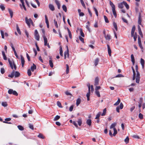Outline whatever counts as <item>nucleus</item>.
I'll use <instances>...</instances> for the list:
<instances>
[{
  "mask_svg": "<svg viewBox=\"0 0 145 145\" xmlns=\"http://www.w3.org/2000/svg\"><path fill=\"white\" fill-rule=\"evenodd\" d=\"M110 5L112 7V10L113 14L115 18L117 17V14L115 10V7L113 3L111 1H109Z\"/></svg>",
  "mask_w": 145,
  "mask_h": 145,
  "instance_id": "f257e3e1",
  "label": "nucleus"
},
{
  "mask_svg": "<svg viewBox=\"0 0 145 145\" xmlns=\"http://www.w3.org/2000/svg\"><path fill=\"white\" fill-rule=\"evenodd\" d=\"M8 61L11 68L13 69L14 68V70H16V66L14 64L13 61H10V59H8Z\"/></svg>",
  "mask_w": 145,
  "mask_h": 145,
  "instance_id": "f03ea898",
  "label": "nucleus"
},
{
  "mask_svg": "<svg viewBox=\"0 0 145 145\" xmlns=\"http://www.w3.org/2000/svg\"><path fill=\"white\" fill-rule=\"evenodd\" d=\"M8 93L9 94H13V95L16 96L18 95L17 92L15 90H13L12 89H9L8 91Z\"/></svg>",
  "mask_w": 145,
  "mask_h": 145,
  "instance_id": "7ed1b4c3",
  "label": "nucleus"
},
{
  "mask_svg": "<svg viewBox=\"0 0 145 145\" xmlns=\"http://www.w3.org/2000/svg\"><path fill=\"white\" fill-rule=\"evenodd\" d=\"M25 20L26 23L29 26H30V25L31 23H33L32 20L30 18L29 19V20H28L27 18L26 17L25 18Z\"/></svg>",
  "mask_w": 145,
  "mask_h": 145,
  "instance_id": "20e7f679",
  "label": "nucleus"
},
{
  "mask_svg": "<svg viewBox=\"0 0 145 145\" xmlns=\"http://www.w3.org/2000/svg\"><path fill=\"white\" fill-rule=\"evenodd\" d=\"M142 19L141 17V14L140 13H139V15L138 18V23L139 24L142 25L141 24Z\"/></svg>",
  "mask_w": 145,
  "mask_h": 145,
  "instance_id": "39448f33",
  "label": "nucleus"
},
{
  "mask_svg": "<svg viewBox=\"0 0 145 145\" xmlns=\"http://www.w3.org/2000/svg\"><path fill=\"white\" fill-rule=\"evenodd\" d=\"M125 1H123L118 4V6L119 8H122L123 7V5H124Z\"/></svg>",
  "mask_w": 145,
  "mask_h": 145,
  "instance_id": "423d86ee",
  "label": "nucleus"
},
{
  "mask_svg": "<svg viewBox=\"0 0 145 145\" xmlns=\"http://www.w3.org/2000/svg\"><path fill=\"white\" fill-rule=\"evenodd\" d=\"M67 51H66L64 53V58L65 59L66 58L67 56V57H69V50L67 46Z\"/></svg>",
  "mask_w": 145,
  "mask_h": 145,
  "instance_id": "0eeeda50",
  "label": "nucleus"
},
{
  "mask_svg": "<svg viewBox=\"0 0 145 145\" xmlns=\"http://www.w3.org/2000/svg\"><path fill=\"white\" fill-rule=\"evenodd\" d=\"M138 29L139 34L140 35L142 38L143 37V35L141 30L140 27L139 25L138 26Z\"/></svg>",
  "mask_w": 145,
  "mask_h": 145,
  "instance_id": "6e6552de",
  "label": "nucleus"
},
{
  "mask_svg": "<svg viewBox=\"0 0 145 145\" xmlns=\"http://www.w3.org/2000/svg\"><path fill=\"white\" fill-rule=\"evenodd\" d=\"M21 58L22 66L23 67L24 66L25 63L24 59L22 55H21Z\"/></svg>",
  "mask_w": 145,
  "mask_h": 145,
  "instance_id": "1a4fd4ad",
  "label": "nucleus"
},
{
  "mask_svg": "<svg viewBox=\"0 0 145 145\" xmlns=\"http://www.w3.org/2000/svg\"><path fill=\"white\" fill-rule=\"evenodd\" d=\"M42 37L44 39V45L45 46H46L47 44V38L44 35H43Z\"/></svg>",
  "mask_w": 145,
  "mask_h": 145,
  "instance_id": "9d476101",
  "label": "nucleus"
},
{
  "mask_svg": "<svg viewBox=\"0 0 145 145\" xmlns=\"http://www.w3.org/2000/svg\"><path fill=\"white\" fill-rule=\"evenodd\" d=\"M107 48H108V53L109 55L110 56H111V50L110 49V46H109V45L108 44H107Z\"/></svg>",
  "mask_w": 145,
  "mask_h": 145,
  "instance_id": "9b49d317",
  "label": "nucleus"
},
{
  "mask_svg": "<svg viewBox=\"0 0 145 145\" xmlns=\"http://www.w3.org/2000/svg\"><path fill=\"white\" fill-rule=\"evenodd\" d=\"M36 69V65L34 64L33 63V66H31V70L33 72Z\"/></svg>",
  "mask_w": 145,
  "mask_h": 145,
  "instance_id": "f8f14e48",
  "label": "nucleus"
},
{
  "mask_svg": "<svg viewBox=\"0 0 145 145\" xmlns=\"http://www.w3.org/2000/svg\"><path fill=\"white\" fill-rule=\"evenodd\" d=\"M135 26H133L132 29L131 31V37H133V34L134 33L135 31Z\"/></svg>",
  "mask_w": 145,
  "mask_h": 145,
  "instance_id": "ddd939ff",
  "label": "nucleus"
},
{
  "mask_svg": "<svg viewBox=\"0 0 145 145\" xmlns=\"http://www.w3.org/2000/svg\"><path fill=\"white\" fill-rule=\"evenodd\" d=\"M50 60L49 61V65H50V67L51 68H53V67L54 65L53 64V62H52V58L51 57H50Z\"/></svg>",
  "mask_w": 145,
  "mask_h": 145,
  "instance_id": "4468645a",
  "label": "nucleus"
},
{
  "mask_svg": "<svg viewBox=\"0 0 145 145\" xmlns=\"http://www.w3.org/2000/svg\"><path fill=\"white\" fill-rule=\"evenodd\" d=\"M49 7L50 9L52 11H53L55 10V8L54 6L51 4H49Z\"/></svg>",
  "mask_w": 145,
  "mask_h": 145,
  "instance_id": "2eb2a0df",
  "label": "nucleus"
},
{
  "mask_svg": "<svg viewBox=\"0 0 145 145\" xmlns=\"http://www.w3.org/2000/svg\"><path fill=\"white\" fill-rule=\"evenodd\" d=\"M8 10L10 14V18H12V17L13 16V12L12 10L10 8H8Z\"/></svg>",
  "mask_w": 145,
  "mask_h": 145,
  "instance_id": "dca6fc26",
  "label": "nucleus"
},
{
  "mask_svg": "<svg viewBox=\"0 0 145 145\" xmlns=\"http://www.w3.org/2000/svg\"><path fill=\"white\" fill-rule=\"evenodd\" d=\"M45 22L46 24L47 27L48 28L49 27V24L48 19L46 15H45Z\"/></svg>",
  "mask_w": 145,
  "mask_h": 145,
  "instance_id": "f3484780",
  "label": "nucleus"
},
{
  "mask_svg": "<svg viewBox=\"0 0 145 145\" xmlns=\"http://www.w3.org/2000/svg\"><path fill=\"white\" fill-rule=\"evenodd\" d=\"M21 2L22 3V5L23 7L24 10L25 11H26L27 10L26 8L25 5H24V0H20Z\"/></svg>",
  "mask_w": 145,
  "mask_h": 145,
  "instance_id": "a211bd4d",
  "label": "nucleus"
},
{
  "mask_svg": "<svg viewBox=\"0 0 145 145\" xmlns=\"http://www.w3.org/2000/svg\"><path fill=\"white\" fill-rule=\"evenodd\" d=\"M20 75V74L18 72L14 71V76L15 78L18 77Z\"/></svg>",
  "mask_w": 145,
  "mask_h": 145,
  "instance_id": "6ab92c4d",
  "label": "nucleus"
},
{
  "mask_svg": "<svg viewBox=\"0 0 145 145\" xmlns=\"http://www.w3.org/2000/svg\"><path fill=\"white\" fill-rule=\"evenodd\" d=\"M99 78L98 77H97L95 78V85H97L99 84Z\"/></svg>",
  "mask_w": 145,
  "mask_h": 145,
  "instance_id": "aec40b11",
  "label": "nucleus"
},
{
  "mask_svg": "<svg viewBox=\"0 0 145 145\" xmlns=\"http://www.w3.org/2000/svg\"><path fill=\"white\" fill-rule=\"evenodd\" d=\"M116 124L117 123L116 122H115L112 123L110 127V129H111L113 128L114 129V128H115V127L116 125Z\"/></svg>",
  "mask_w": 145,
  "mask_h": 145,
  "instance_id": "412c9836",
  "label": "nucleus"
},
{
  "mask_svg": "<svg viewBox=\"0 0 145 145\" xmlns=\"http://www.w3.org/2000/svg\"><path fill=\"white\" fill-rule=\"evenodd\" d=\"M14 70H13L10 74L8 75V77L11 78H13L14 76Z\"/></svg>",
  "mask_w": 145,
  "mask_h": 145,
  "instance_id": "4be33fe9",
  "label": "nucleus"
},
{
  "mask_svg": "<svg viewBox=\"0 0 145 145\" xmlns=\"http://www.w3.org/2000/svg\"><path fill=\"white\" fill-rule=\"evenodd\" d=\"M81 100L80 98H78L76 100V105L77 106H78L80 103Z\"/></svg>",
  "mask_w": 145,
  "mask_h": 145,
  "instance_id": "5701e85b",
  "label": "nucleus"
},
{
  "mask_svg": "<svg viewBox=\"0 0 145 145\" xmlns=\"http://www.w3.org/2000/svg\"><path fill=\"white\" fill-rule=\"evenodd\" d=\"M55 2L57 6L58 9H60V5L59 1L57 0H55Z\"/></svg>",
  "mask_w": 145,
  "mask_h": 145,
  "instance_id": "b1692460",
  "label": "nucleus"
},
{
  "mask_svg": "<svg viewBox=\"0 0 145 145\" xmlns=\"http://www.w3.org/2000/svg\"><path fill=\"white\" fill-rule=\"evenodd\" d=\"M86 123L89 125V126H90L91 125V120L90 119H88L87 120L86 122Z\"/></svg>",
  "mask_w": 145,
  "mask_h": 145,
  "instance_id": "393cba45",
  "label": "nucleus"
},
{
  "mask_svg": "<svg viewBox=\"0 0 145 145\" xmlns=\"http://www.w3.org/2000/svg\"><path fill=\"white\" fill-rule=\"evenodd\" d=\"M99 61V59L98 58L95 59L94 61V64L95 66H96L98 64Z\"/></svg>",
  "mask_w": 145,
  "mask_h": 145,
  "instance_id": "a878e982",
  "label": "nucleus"
},
{
  "mask_svg": "<svg viewBox=\"0 0 145 145\" xmlns=\"http://www.w3.org/2000/svg\"><path fill=\"white\" fill-rule=\"evenodd\" d=\"M140 63L143 68H144V61L142 58L140 59Z\"/></svg>",
  "mask_w": 145,
  "mask_h": 145,
  "instance_id": "bb28decb",
  "label": "nucleus"
},
{
  "mask_svg": "<svg viewBox=\"0 0 145 145\" xmlns=\"http://www.w3.org/2000/svg\"><path fill=\"white\" fill-rule=\"evenodd\" d=\"M105 37L106 40H110V36L109 35H105Z\"/></svg>",
  "mask_w": 145,
  "mask_h": 145,
  "instance_id": "cd10ccee",
  "label": "nucleus"
},
{
  "mask_svg": "<svg viewBox=\"0 0 145 145\" xmlns=\"http://www.w3.org/2000/svg\"><path fill=\"white\" fill-rule=\"evenodd\" d=\"M67 30L68 31L69 37V38L70 39H71L72 37V34H71V32L70 30H69V29L68 28H67Z\"/></svg>",
  "mask_w": 145,
  "mask_h": 145,
  "instance_id": "c85d7f7f",
  "label": "nucleus"
},
{
  "mask_svg": "<svg viewBox=\"0 0 145 145\" xmlns=\"http://www.w3.org/2000/svg\"><path fill=\"white\" fill-rule=\"evenodd\" d=\"M131 61H132V63H133V64H134L135 63V61L134 57L133 55V54H132L131 55Z\"/></svg>",
  "mask_w": 145,
  "mask_h": 145,
  "instance_id": "c756f323",
  "label": "nucleus"
},
{
  "mask_svg": "<svg viewBox=\"0 0 145 145\" xmlns=\"http://www.w3.org/2000/svg\"><path fill=\"white\" fill-rule=\"evenodd\" d=\"M35 35V39L37 40L38 41H39L40 39V37H39V34L36 35Z\"/></svg>",
  "mask_w": 145,
  "mask_h": 145,
  "instance_id": "7c9ffc66",
  "label": "nucleus"
},
{
  "mask_svg": "<svg viewBox=\"0 0 145 145\" xmlns=\"http://www.w3.org/2000/svg\"><path fill=\"white\" fill-rule=\"evenodd\" d=\"M62 8L63 10L65 12H66L67 11V8L66 6L64 5L62 6Z\"/></svg>",
  "mask_w": 145,
  "mask_h": 145,
  "instance_id": "2f4dec72",
  "label": "nucleus"
},
{
  "mask_svg": "<svg viewBox=\"0 0 145 145\" xmlns=\"http://www.w3.org/2000/svg\"><path fill=\"white\" fill-rule=\"evenodd\" d=\"M37 136L39 138L43 139L44 138H45L43 136V135L41 133H40Z\"/></svg>",
  "mask_w": 145,
  "mask_h": 145,
  "instance_id": "473e14b6",
  "label": "nucleus"
},
{
  "mask_svg": "<svg viewBox=\"0 0 145 145\" xmlns=\"http://www.w3.org/2000/svg\"><path fill=\"white\" fill-rule=\"evenodd\" d=\"M16 29H17V32H18V33H19V34L20 35H21V33L20 30L17 25H16Z\"/></svg>",
  "mask_w": 145,
  "mask_h": 145,
  "instance_id": "72a5a7b5",
  "label": "nucleus"
},
{
  "mask_svg": "<svg viewBox=\"0 0 145 145\" xmlns=\"http://www.w3.org/2000/svg\"><path fill=\"white\" fill-rule=\"evenodd\" d=\"M59 50H60V52H59L61 56H63V50H62V48L61 46H60V47Z\"/></svg>",
  "mask_w": 145,
  "mask_h": 145,
  "instance_id": "f704fd0d",
  "label": "nucleus"
},
{
  "mask_svg": "<svg viewBox=\"0 0 145 145\" xmlns=\"http://www.w3.org/2000/svg\"><path fill=\"white\" fill-rule=\"evenodd\" d=\"M132 37H133V38L134 40V41H135L137 39V34L136 33H135V35L133 34V36Z\"/></svg>",
  "mask_w": 145,
  "mask_h": 145,
  "instance_id": "c9c22d12",
  "label": "nucleus"
},
{
  "mask_svg": "<svg viewBox=\"0 0 145 145\" xmlns=\"http://www.w3.org/2000/svg\"><path fill=\"white\" fill-rule=\"evenodd\" d=\"M60 118V116L58 115H57L54 119V121H56L58 120Z\"/></svg>",
  "mask_w": 145,
  "mask_h": 145,
  "instance_id": "e433bc0d",
  "label": "nucleus"
},
{
  "mask_svg": "<svg viewBox=\"0 0 145 145\" xmlns=\"http://www.w3.org/2000/svg\"><path fill=\"white\" fill-rule=\"evenodd\" d=\"M113 25L114 27L115 30L116 31H117L118 30V28H117V26L116 24L114 22L113 23Z\"/></svg>",
  "mask_w": 145,
  "mask_h": 145,
  "instance_id": "4c0bfd02",
  "label": "nucleus"
},
{
  "mask_svg": "<svg viewBox=\"0 0 145 145\" xmlns=\"http://www.w3.org/2000/svg\"><path fill=\"white\" fill-rule=\"evenodd\" d=\"M78 123L79 126H80L81 125L82 123V121L81 119H78Z\"/></svg>",
  "mask_w": 145,
  "mask_h": 145,
  "instance_id": "58836bf2",
  "label": "nucleus"
},
{
  "mask_svg": "<svg viewBox=\"0 0 145 145\" xmlns=\"http://www.w3.org/2000/svg\"><path fill=\"white\" fill-rule=\"evenodd\" d=\"M120 102V100L118 98L117 101L114 104V105L117 106L118 105Z\"/></svg>",
  "mask_w": 145,
  "mask_h": 145,
  "instance_id": "ea45409f",
  "label": "nucleus"
},
{
  "mask_svg": "<svg viewBox=\"0 0 145 145\" xmlns=\"http://www.w3.org/2000/svg\"><path fill=\"white\" fill-rule=\"evenodd\" d=\"M114 132L113 134V136H115L117 133V131L116 128H114L113 129Z\"/></svg>",
  "mask_w": 145,
  "mask_h": 145,
  "instance_id": "a19ab883",
  "label": "nucleus"
},
{
  "mask_svg": "<svg viewBox=\"0 0 145 145\" xmlns=\"http://www.w3.org/2000/svg\"><path fill=\"white\" fill-rule=\"evenodd\" d=\"M18 127L19 130L21 131H22L24 129V127L21 125H19L18 126Z\"/></svg>",
  "mask_w": 145,
  "mask_h": 145,
  "instance_id": "79ce46f5",
  "label": "nucleus"
},
{
  "mask_svg": "<svg viewBox=\"0 0 145 145\" xmlns=\"http://www.w3.org/2000/svg\"><path fill=\"white\" fill-rule=\"evenodd\" d=\"M129 138L128 137H127L124 140V141L126 144H127L129 142Z\"/></svg>",
  "mask_w": 145,
  "mask_h": 145,
  "instance_id": "37998d69",
  "label": "nucleus"
},
{
  "mask_svg": "<svg viewBox=\"0 0 145 145\" xmlns=\"http://www.w3.org/2000/svg\"><path fill=\"white\" fill-rule=\"evenodd\" d=\"M2 105L4 107H6L7 106V102H2Z\"/></svg>",
  "mask_w": 145,
  "mask_h": 145,
  "instance_id": "c03bdc74",
  "label": "nucleus"
},
{
  "mask_svg": "<svg viewBox=\"0 0 145 145\" xmlns=\"http://www.w3.org/2000/svg\"><path fill=\"white\" fill-rule=\"evenodd\" d=\"M104 18L106 23H108L109 22L107 17L106 16H104Z\"/></svg>",
  "mask_w": 145,
  "mask_h": 145,
  "instance_id": "a18cd8bd",
  "label": "nucleus"
},
{
  "mask_svg": "<svg viewBox=\"0 0 145 145\" xmlns=\"http://www.w3.org/2000/svg\"><path fill=\"white\" fill-rule=\"evenodd\" d=\"M57 105L60 108H62V106L61 105V103L59 101H57Z\"/></svg>",
  "mask_w": 145,
  "mask_h": 145,
  "instance_id": "49530a36",
  "label": "nucleus"
},
{
  "mask_svg": "<svg viewBox=\"0 0 145 145\" xmlns=\"http://www.w3.org/2000/svg\"><path fill=\"white\" fill-rule=\"evenodd\" d=\"M101 114V112H99L96 116V117L95 118V119H98L100 116V115Z\"/></svg>",
  "mask_w": 145,
  "mask_h": 145,
  "instance_id": "de8ad7c7",
  "label": "nucleus"
},
{
  "mask_svg": "<svg viewBox=\"0 0 145 145\" xmlns=\"http://www.w3.org/2000/svg\"><path fill=\"white\" fill-rule=\"evenodd\" d=\"M66 73L68 74L69 72V67L68 64L66 65Z\"/></svg>",
  "mask_w": 145,
  "mask_h": 145,
  "instance_id": "09e8293b",
  "label": "nucleus"
},
{
  "mask_svg": "<svg viewBox=\"0 0 145 145\" xmlns=\"http://www.w3.org/2000/svg\"><path fill=\"white\" fill-rule=\"evenodd\" d=\"M95 93L98 97H100L101 95L100 94V93L98 91H95Z\"/></svg>",
  "mask_w": 145,
  "mask_h": 145,
  "instance_id": "8fccbe9b",
  "label": "nucleus"
},
{
  "mask_svg": "<svg viewBox=\"0 0 145 145\" xmlns=\"http://www.w3.org/2000/svg\"><path fill=\"white\" fill-rule=\"evenodd\" d=\"M106 112V108H105L103 110V113L101 114L102 116H104L105 115Z\"/></svg>",
  "mask_w": 145,
  "mask_h": 145,
  "instance_id": "3c124183",
  "label": "nucleus"
},
{
  "mask_svg": "<svg viewBox=\"0 0 145 145\" xmlns=\"http://www.w3.org/2000/svg\"><path fill=\"white\" fill-rule=\"evenodd\" d=\"M31 71L30 69H29L27 71V73L29 76H30L31 75Z\"/></svg>",
  "mask_w": 145,
  "mask_h": 145,
  "instance_id": "603ef678",
  "label": "nucleus"
},
{
  "mask_svg": "<svg viewBox=\"0 0 145 145\" xmlns=\"http://www.w3.org/2000/svg\"><path fill=\"white\" fill-rule=\"evenodd\" d=\"M12 50H13V51H14V54L15 56H16V57L17 58H18V55H17V53H16V51L15 48L14 49H12Z\"/></svg>",
  "mask_w": 145,
  "mask_h": 145,
  "instance_id": "864d4df0",
  "label": "nucleus"
},
{
  "mask_svg": "<svg viewBox=\"0 0 145 145\" xmlns=\"http://www.w3.org/2000/svg\"><path fill=\"white\" fill-rule=\"evenodd\" d=\"M80 2L81 3V4L82 6L84 8H86V6L85 5L84 3V2L83 1V0H80Z\"/></svg>",
  "mask_w": 145,
  "mask_h": 145,
  "instance_id": "5fc2aeb1",
  "label": "nucleus"
},
{
  "mask_svg": "<svg viewBox=\"0 0 145 145\" xmlns=\"http://www.w3.org/2000/svg\"><path fill=\"white\" fill-rule=\"evenodd\" d=\"M54 24L55 25L56 27V28H58V24H57V21H56L55 20H54Z\"/></svg>",
  "mask_w": 145,
  "mask_h": 145,
  "instance_id": "6e6d98bb",
  "label": "nucleus"
},
{
  "mask_svg": "<svg viewBox=\"0 0 145 145\" xmlns=\"http://www.w3.org/2000/svg\"><path fill=\"white\" fill-rule=\"evenodd\" d=\"M1 37L2 38L4 39V33L3 31L2 30H1Z\"/></svg>",
  "mask_w": 145,
  "mask_h": 145,
  "instance_id": "4d7b16f0",
  "label": "nucleus"
},
{
  "mask_svg": "<svg viewBox=\"0 0 145 145\" xmlns=\"http://www.w3.org/2000/svg\"><path fill=\"white\" fill-rule=\"evenodd\" d=\"M29 128L33 130L34 129V127L33 125L32 124H29Z\"/></svg>",
  "mask_w": 145,
  "mask_h": 145,
  "instance_id": "13d9d810",
  "label": "nucleus"
},
{
  "mask_svg": "<svg viewBox=\"0 0 145 145\" xmlns=\"http://www.w3.org/2000/svg\"><path fill=\"white\" fill-rule=\"evenodd\" d=\"M138 117L140 119H142L143 118V115L141 113L139 114Z\"/></svg>",
  "mask_w": 145,
  "mask_h": 145,
  "instance_id": "bf43d9fd",
  "label": "nucleus"
},
{
  "mask_svg": "<svg viewBox=\"0 0 145 145\" xmlns=\"http://www.w3.org/2000/svg\"><path fill=\"white\" fill-rule=\"evenodd\" d=\"M125 6V7H126V8L127 9H128L129 8V5L127 4V3L125 2L124 5Z\"/></svg>",
  "mask_w": 145,
  "mask_h": 145,
  "instance_id": "052dcab7",
  "label": "nucleus"
},
{
  "mask_svg": "<svg viewBox=\"0 0 145 145\" xmlns=\"http://www.w3.org/2000/svg\"><path fill=\"white\" fill-rule=\"evenodd\" d=\"M1 72L2 74H4L5 72L4 69L3 68H2L1 69Z\"/></svg>",
  "mask_w": 145,
  "mask_h": 145,
  "instance_id": "680f3d73",
  "label": "nucleus"
},
{
  "mask_svg": "<svg viewBox=\"0 0 145 145\" xmlns=\"http://www.w3.org/2000/svg\"><path fill=\"white\" fill-rule=\"evenodd\" d=\"M140 78H136V82L137 83H139L140 81Z\"/></svg>",
  "mask_w": 145,
  "mask_h": 145,
  "instance_id": "e2e57ef3",
  "label": "nucleus"
},
{
  "mask_svg": "<svg viewBox=\"0 0 145 145\" xmlns=\"http://www.w3.org/2000/svg\"><path fill=\"white\" fill-rule=\"evenodd\" d=\"M79 38L80 41L83 43H84V39L81 36H79Z\"/></svg>",
  "mask_w": 145,
  "mask_h": 145,
  "instance_id": "0e129e2a",
  "label": "nucleus"
},
{
  "mask_svg": "<svg viewBox=\"0 0 145 145\" xmlns=\"http://www.w3.org/2000/svg\"><path fill=\"white\" fill-rule=\"evenodd\" d=\"M0 8L2 10H4L5 8L4 6L2 5H0Z\"/></svg>",
  "mask_w": 145,
  "mask_h": 145,
  "instance_id": "69168bd1",
  "label": "nucleus"
},
{
  "mask_svg": "<svg viewBox=\"0 0 145 145\" xmlns=\"http://www.w3.org/2000/svg\"><path fill=\"white\" fill-rule=\"evenodd\" d=\"M138 42V45H139V46L140 47V48L141 49H142L143 48V47L142 46V45L141 42Z\"/></svg>",
  "mask_w": 145,
  "mask_h": 145,
  "instance_id": "338daca9",
  "label": "nucleus"
},
{
  "mask_svg": "<svg viewBox=\"0 0 145 145\" xmlns=\"http://www.w3.org/2000/svg\"><path fill=\"white\" fill-rule=\"evenodd\" d=\"M123 103H120V106H119V108H120L121 109H122L123 108Z\"/></svg>",
  "mask_w": 145,
  "mask_h": 145,
  "instance_id": "774afa93",
  "label": "nucleus"
}]
</instances>
